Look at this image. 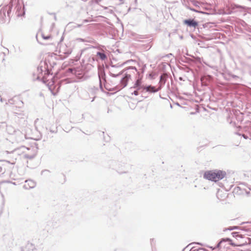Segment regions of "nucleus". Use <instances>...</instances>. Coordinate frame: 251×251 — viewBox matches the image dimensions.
<instances>
[{"instance_id": "f257e3e1", "label": "nucleus", "mask_w": 251, "mask_h": 251, "mask_svg": "<svg viewBox=\"0 0 251 251\" xmlns=\"http://www.w3.org/2000/svg\"><path fill=\"white\" fill-rule=\"evenodd\" d=\"M170 71L171 67L169 63L160 62L158 65V75L160 74L159 78H172Z\"/></svg>"}, {"instance_id": "f03ea898", "label": "nucleus", "mask_w": 251, "mask_h": 251, "mask_svg": "<svg viewBox=\"0 0 251 251\" xmlns=\"http://www.w3.org/2000/svg\"><path fill=\"white\" fill-rule=\"evenodd\" d=\"M124 76L123 78H130L132 77H134L137 74V70L134 67H130L127 69L125 70L123 72Z\"/></svg>"}, {"instance_id": "7ed1b4c3", "label": "nucleus", "mask_w": 251, "mask_h": 251, "mask_svg": "<svg viewBox=\"0 0 251 251\" xmlns=\"http://www.w3.org/2000/svg\"><path fill=\"white\" fill-rule=\"evenodd\" d=\"M183 23L190 27L196 28L199 25V22L194 19L189 18L183 20Z\"/></svg>"}, {"instance_id": "20e7f679", "label": "nucleus", "mask_w": 251, "mask_h": 251, "mask_svg": "<svg viewBox=\"0 0 251 251\" xmlns=\"http://www.w3.org/2000/svg\"><path fill=\"white\" fill-rule=\"evenodd\" d=\"M100 84H103L105 88L108 91H112L114 90L115 86L111 84V79H100Z\"/></svg>"}, {"instance_id": "39448f33", "label": "nucleus", "mask_w": 251, "mask_h": 251, "mask_svg": "<svg viewBox=\"0 0 251 251\" xmlns=\"http://www.w3.org/2000/svg\"><path fill=\"white\" fill-rule=\"evenodd\" d=\"M215 171L214 170L206 171L203 174V178L213 182H215Z\"/></svg>"}, {"instance_id": "423d86ee", "label": "nucleus", "mask_w": 251, "mask_h": 251, "mask_svg": "<svg viewBox=\"0 0 251 251\" xmlns=\"http://www.w3.org/2000/svg\"><path fill=\"white\" fill-rule=\"evenodd\" d=\"M214 171H215V182L223 179L226 175V173L225 171L215 169Z\"/></svg>"}, {"instance_id": "0eeeda50", "label": "nucleus", "mask_w": 251, "mask_h": 251, "mask_svg": "<svg viewBox=\"0 0 251 251\" xmlns=\"http://www.w3.org/2000/svg\"><path fill=\"white\" fill-rule=\"evenodd\" d=\"M231 11L228 13L229 14H231L233 12H236L237 10L239 11H245L247 9V7L245 6L233 3L231 4Z\"/></svg>"}, {"instance_id": "6e6552de", "label": "nucleus", "mask_w": 251, "mask_h": 251, "mask_svg": "<svg viewBox=\"0 0 251 251\" xmlns=\"http://www.w3.org/2000/svg\"><path fill=\"white\" fill-rule=\"evenodd\" d=\"M226 241H227L228 242V244L233 247H235L236 246V245L233 243L231 239H230V238H223L219 242V243L217 244V248H220L221 247V245L222 244L223 242H226Z\"/></svg>"}, {"instance_id": "1a4fd4ad", "label": "nucleus", "mask_w": 251, "mask_h": 251, "mask_svg": "<svg viewBox=\"0 0 251 251\" xmlns=\"http://www.w3.org/2000/svg\"><path fill=\"white\" fill-rule=\"evenodd\" d=\"M202 59L199 56H193V64L201 65Z\"/></svg>"}, {"instance_id": "9d476101", "label": "nucleus", "mask_w": 251, "mask_h": 251, "mask_svg": "<svg viewBox=\"0 0 251 251\" xmlns=\"http://www.w3.org/2000/svg\"><path fill=\"white\" fill-rule=\"evenodd\" d=\"M181 61L192 65L193 64V56L191 58L184 57V59H181Z\"/></svg>"}, {"instance_id": "9b49d317", "label": "nucleus", "mask_w": 251, "mask_h": 251, "mask_svg": "<svg viewBox=\"0 0 251 251\" xmlns=\"http://www.w3.org/2000/svg\"><path fill=\"white\" fill-rule=\"evenodd\" d=\"M43 81L45 83H48V85L49 86V88L50 89H51L53 88V87L52 86V84H50V83H53L54 82L53 79H43Z\"/></svg>"}, {"instance_id": "f8f14e48", "label": "nucleus", "mask_w": 251, "mask_h": 251, "mask_svg": "<svg viewBox=\"0 0 251 251\" xmlns=\"http://www.w3.org/2000/svg\"><path fill=\"white\" fill-rule=\"evenodd\" d=\"M199 80H200V82H201V84L202 85L207 86V85H208V82H207L206 81L205 82V80H206V81L208 80V83H210V80L211 79H199Z\"/></svg>"}, {"instance_id": "ddd939ff", "label": "nucleus", "mask_w": 251, "mask_h": 251, "mask_svg": "<svg viewBox=\"0 0 251 251\" xmlns=\"http://www.w3.org/2000/svg\"><path fill=\"white\" fill-rule=\"evenodd\" d=\"M41 36L45 40H48L51 38V36L50 34L46 35L44 33H42Z\"/></svg>"}, {"instance_id": "4468645a", "label": "nucleus", "mask_w": 251, "mask_h": 251, "mask_svg": "<svg viewBox=\"0 0 251 251\" xmlns=\"http://www.w3.org/2000/svg\"><path fill=\"white\" fill-rule=\"evenodd\" d=\"M97 55L102 60H104L106 58V56L104 53L99 52L97 53Z\"/></svg>"}, {"instance_id": "2eb2a0df", "label": "nucleus", "mask_w": 251, "mask_h": 251, "mask_svg": "<svg viewBox=\"0 0 251 251\" xmlns=\"http://www.w3.org/2000/svg\"><path fill=\"white\" fill-rule=\"evenodd\" d=\"M188 8L189 9H190V10L192 11H194V12H197V13H202V14H207L206 12H202V11H198L193 8H191L190 7H188Z\"/></svg>"}, {"instance_id": "dca6fc26", "label": "nucleus", "mask_w": 251, "mask_h": 251, "mask_svg": "<svg viewBox=\"0 0 251 251\" xmlns=\"http://www.w3.org/2000/svg\"><path fill=\"white\" fill-rule=\"evenodd\" d=\"M190 251H206V249L203 248H199L198 249H194V248L193 247L190 250Z\"/></svg>"}, {"instance_id": "f3484780", "label": "nucleus", "mask_w": 251, "mask_h": 251, "mask_svg": "<svg viewBox=\"0 0 251 251\" xmlns=\"http://www.w3.org/2000/svg\"><path fill=\"white\" fill-rule=\"evenodd\" d=\"M238 228V226H232L229 227L228 230H234V229H237Z\"/></svg>"}, {"instance_id": "a211bd4d", "label": "nucleus", "mask_w": 251, "mask_h": 251, "mask_svg": "<svg viewBox=\"0 0 251 251\" xmlns=\"http://www.w3.org/2000/svg\"><path fill=\"white\" fill-rule=\"evenodd\" d=\"M232 236L236 238L238 236V233L237 232H233L232 233Z\"/></svg>"}, {"instance_id": "6ab92c4d", "label": "nucleus", "mask_w": 251, "mask_h": 251, "mask_svg": "<svg viewBox=\"0 0 251 251\" xmlns=\"http://www.w3.org/2000/svg\"><path fill=\"white\" fill-rule=\"evenodd\" d=\"M242 137L244 138V139H248V136L247 135H245V134H242Z\"/></svg>"}, {"instance_id": "aec40b11", "label": "nucleus", "mask_w": 251, "mask_h": 251, "mask_svg": "<svg viewBox=\"0 0 251 251\" xmlns=\"http://www.w3.org/2000/svg\"><path fill=\"white\" fill-rule=\"evenodd\" d=\"M241 25H243V26H244L245 25H246V23L244 21H242L241 22Z\"/></svg>"}, {"instance_id": "412c9836", "label": "nucleus", "mask_w": 251, "mask_h": 251, "mask_svg": "<svg viewBox=\"0 0 251 251\" xmlns=\"http://www.w3.org/2000/svg\"><path fill=\"white\" fill-rule=\"evenodd\" d=\"M248 240H249V243H249L250 245H251V239H250V238H248Z\"/></svg>"}, {"instance_id": "4be33fe9", "label": "nucleus", "mask_w": 251, "mask_h": 251, "mask_svg": "<svg viewBox=\"0 0 251 251\" xmlns=\"http://www.w3.org/2000/svg\"><path fill=\"white\" fill-rule=\"evenodd\" d=\"M176 104L178 106H180V104H179L178 102H176Z\"/></svg>"}, {"instance_id": "5701e85b", "label": "nucleus", "mask_w": 251, "mask_h": 251, "mask_svg": "<svg viewBox=\"0 0 251 251\" xmlns=\"http://www.w3.org/2000/svg\"><path fill=\"white\" fill-rule=\"evenodd\" d=\"M151 89H152V91H153V92L155 91V90H154V88H151Z\"/></svg>"}, {"instance_id": "b1692460", "label": "nucleus", "mask_w": 251, "mask_h": 251, "mask_svg": "<svg viewBox=\"0 0 251 251\" xmlns=\"http://www.w3.org/2000/svg\"><path fill=\"white\" fill-rule=\"evenodd\" d=\"M171 83H173V79H171Z\"/></svg>"}, {"instance_id": "393cba45", "label": "nucleus", "mask_w": 251, "mask_h": 251, "mask_svg": "<svg viewBox=\"0 0 251 251\" xmlns=\"http://www.w3.org/2000/svg\"><path fill=\"white\" fill-rule=\"evenodd\" d=\"M172 55V54H169L167 55L166 56H169V55Z\"/></svg>"}, {"instance_id": "a878e982", "label": "nucleus", "mask_w": 251, "mask_h": 251, "mask_svg": "<svg viewBox=\"0 0 251 251\" xmlns=\"http://www.w3.org/2000/svg\"><path fill=\"white\" fill-rule=\"evenodd\" d=\"M134 93H135V95H137V92L136 91H135Z\"/></svg>"}, {"instance_id": "bb28decb", "label": "nucleus", "mask_w": 251, "mask_h": 251, "mask_svg": "<svg viewBox=\"0 0 251 251\" xmlns=\"http://www.w3.org/2000/svg\"><path fill=\"white\" fill-rule=\"evenodd\" d=\"M150 87H148V91H149L150 90Z\"/></svg>"}, {"instance_id": "cd10ccee", "label": "nucleus", "mask_w": 251, "mask_h": 251, "mask_svg": "<svg viewBox=\"0 0 251 251\" xmlns=\"http://www.w3.org/2000/svg\"><path fill=\"white\" fill-rule=\"evenodd\" d=\"M159 80H165V79H160Z\"/></svg>"}, {"instance_id": "c85d7f7f", "label": "nucleus", "mask_w": 251, "mask_h": 251, "mask_svg": "<svg viewBox=\"0 0 251 251\" xmlns=\"http://www.w3.org/2000/svg\"><path fill=\"white\" fill-rule=\"evenodd\" d=\"M197 244H200V245H201V243H197Z\"/></svg>"}, {"instance_id": "c756f323", "label": "nucleus", "mask_w": 251, "mask_h": 251, "mask_svg": "<svg viewBox=\"0 0 251 251\" xmlns=\"http://www.w3.org/2000/svg\"><path fill=\"white\" fill-rule=\"evenodd\" d=\"M179 79L182 78L181 77H179Z\"/></svg>"}, {"instance_id": "7c9ffc66", "label": "nucleus", "mask_w": 251, "mask_h": 251, "mask_svg": "<svg viewBox=\"0 0 251 251\" xmlns=\"http://www.w3.org/2000/svg\"><path fill=\"white\" fill-rule=\"evenodd\" d=\"M248 0L251 2V0Z\"/></svg>"}, {"instance_id": "2f4dec72", "label": "nucleus", "mask_w": 251, "mask_h": 251, "mask_svg": "<svg viewBox=\"0 0 251 251\" xmlns=\"http://www.w3.org/2000/svg\"><path fill=\"white\" fill-rule=\"evenodd\" d=\"M184 250H185V249H184L182 250V251H184Z\"/></svg>"}]
</instances>
